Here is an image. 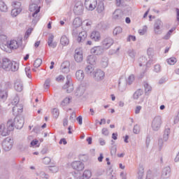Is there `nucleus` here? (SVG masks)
<instances>
[{"label": "nucleus", "instance_id": "1", "mask_svg": "<svg viewBox=\"0 0 179 179\" xmlns=\"http://www.w3.org/2000/svg\"><path fill=\"white\" fill-rule=\"evenodd\" d=\"M41 0H31V3L29 5V10L30 12H34L32 13V23L36 24L37 22L40 20V16H38V13H40V9L41 6Z\"/></svg>", "mask_w": 179, "mask_h": 179}, {"label": "nucleus", "instance_id": "2", "mask_svg": "<svg viewBox=\"0 0 179 179\" xmlns=\"http://www.w3.org/2000/svg\"><path fill=\"white\" fill-rule=\"evenodd\" d=\"M11 131H13V123L12 122H7V128L5 127L4 124H0V135L1 136H8Z\"/></svg>", "mask_w": 179, "mask_h": 179}, {"label": "nucleus", "instance_id": "3", "mask_svg": "<svg viewBox=\"0 0 179 179\" xmlns=\"http://www.w3.org/2000/svg\"><path fill=\"white\" fill-rule=\"evenodd\" d=\"M8 121H10L13 124V130L16 128V129H22L23 125H24V119L20 117H15L13 120L10 119Z\"/></svg>", "mask_w": 179, "mask_h": 179}, {"label": "nucleus", "instance_id": "4", "mask_svg": "<svg viewBox=\"0 0 179 179\" xmlns=\"http://www.w3.org/2000/svg\"><path fill=\"white\" fill-rule=\"evenodd\" d=\"M162 124H163V120H162V116H155L151 123V128L152 131H157L160 128H162Z\"/></svg>", "mask_w": 179, "mask_h": 179}, {"label": "nucleus", "instance_id": "5", "mask_svg": "<svg viewBox=\"0 0 179 179\" xmlns=\"http://www.w3.org/2000/svg\"><path fill=\"white\" fill-rule=\"evenodd\" d=\"M66 83L63 86V89L64 90H66L67 93H72V92H73V85L71 83V82L72 81V78L70 75H68L66 76Z\"/></svg>", "mask_w": 179, "mask_h": 179}, {"label": "nucleus", "instance_id": "6", "mask_svg": "<svg viewBox=\"0 0 179 179\" xmlns=\"http://www.w3.org/2000/svg\"><path fill=\"white\" fill-rule=\"evenodd\" d=\"M84 5L87 10H94L97 6V0H85Z\"/></svg>", "mask_w": 179, "mask_h": 179}, {"label": "nucleus", "instance_id": "7", "mask_svg": "<svg viewBox=\"0 0 179 179\" xmlns=\"http://www.w3.org/2000/svg\"><path fill=\"white\" fill-rule=\"evenodd\" d=\"M114 44V40L111 37H106L101 41V46L106 50H108Z\"/></svg>", "mask_w": 179, "mask_h": 179}, {"label": "nucleus", "instance_id": "8", "mask_svg": "<svg viewBox=\"0 0 179 179\" xmlns=\"http://www.w3.org/2000/svg\"><path fill=\"white\" fill-rule=\"evenodd\" d=\"M84 9L83 3L81 1H77L74 6L73 12L78 15H83Z\"/></svg>", "mask_w": 179, "mask_h": 179}, {"label": "nucleus", "instance_id": "9", "mask_svg": "<svg viewBox=\"0 0 179 179\" xmlns=\"http://www.w3.org/2000/svg\"><path fill=\"white\" fill-rule=\"evenodd\" d=\"M94 76V80L96 82H100L104 79V76H106L104 71L98 69L96 71H94V74L92 75Z\"/></svg>", "mask_w": 179, "mask_h": 179}, {"label": "nucleus", "instance_id": "10", "mask_svg": "<svg viewBox=\"0 0 179 179\" xmlns=\"http://www.w3.org/2000/svg\"><path fill=\"white\" fill-rule=\"evenodd\" d=\"M1 65V68L4 69V71H10V66L12 65V61H10V59L8 58H3Z\"/></svg>", "mask_w": 179, "mask_h": 179}, {"label": "nucleus", "instance_id": "11", "mask_svg": "<svg viewBox=\"0 0 179 179\" xmlns=\"http://www.w3.org/2000/svg\"><path fill=\"white\" fill-rule=\"evenodd\" d=\"M71 167L77 171H82L85 169V165L80 161H76L71 163Z\"/></svg>", "mask_w": 179, "mask_h": 179}, {"label": "nucleus", "instance_id": "12", "mask_svg": "<svg viewBox=\"0 0 179 179\" xmlns=\"http://www.w3.org/2000/svg\"><path fill=\"white\" fill-rule=\"evenodd\" d=\"M71 66V62L69 61H64L60 67L61 72L62 73H69L71 69H69Z\"/></svg>", "mask_w": 179, "mask_h": 179}, {"label": "nucleus", "instance_id": "13", "mask_svg": "<svg viewBox=\"0 0 179 179\" xmlns=\"http://www.w3.org/2000/svg\"><path fill=\"white\" fill-rule=\"evenodd\" d=\"M113 20H121L124 17V12L121 9H116L112 16Z\"/></svg>", "mask_w": 179, "mask_h": 179}, {"label": "nucleus", "instance_id": "14", "mask_svg": "<svg viewBox=\"0 0 179 179\" xmlns=\"http://www.w3.org/2000/svg\"><path fill=\"white\" fill-rule=\"evenodd\" d=\"M143 96V90L141 89L137 90L133 94V99L134 100H140V103H143V98L142 97Z\"/></svg>", "mask_w": 179, "mask_h": 179}, {"label": "nucleus", "instance_id": "15", "mask_svg": "<svg viewBox=\"0 0 179 179\" xmlns=\"http://www.w3.org/2000/svg\"><path fill=\"white\" fill-rule=\"evenodd\" d=\"M105 51L102 46H95L91 49V54H94V55H101Z\"/></svg>", "mask_w": 179, "mask_h": 179}, {"label": "nucleus", "instance_id": "16", "mask_svg": "<svg viewBox=\"0 0 179 179\" xmlns=\"http://www.w3.org/2000/svg\"><path fill=\"white\" fill-rule=\"evenodd\" d=\"M171 173V169L170 168V166L164 167L162 169L161 178L162 179L170 178Z\"/></svg>", "mask_w": 179, "mask_h": 179}, {"label": "nucleus", "instance_id": "17", "mask_svg": "<svg viewBox=\"0 0 179 179\" xmlns=\"http://www.w3.org/2000/svg\"><path fill=\"white\" fill-rule=\"evenodd\" d=\"M13 113L14 115H19L23 113V105L19 103L18 105H14L13 108Z\"/></svg>", "mask_w": 179, "mask_h": 179}, {"label": "nucleus", "instance_id": "18", "mask_svg": "<svg viewBox=\"0 0 179 179\" xmlns=\"http://www.w3.org/2000/svg\"><path fill=\"white\" fill-rule=\"evenodd\" d=\"M90 38L93 41L99 42L101 40V34L99 31H93L90 34Z\"/></svg>", "mask_w": 179, "mask_h": 179}, {"label": "nucleus", "instance_id": "19", "mask_svg": "<svg viewBox=\"0 0 179 179\" xmlns=\"http://www.w3.org/2000/svg\"><path fill=\"white\" fill-rule=\"evenodd\" d=\"M87 37V33L86 31H83L81 32H79L78 36L77 37V41L78 43H83L85 40H86Z\"/></svg>", "mask_w": 179, "mask_h": 179}, {"label": "nucleus", "instance_id": "20", "mask_svg": "<svg viewBox=\"0 0 179 179\" xmlns=\"http://www.w3.org/2000/svg\"><path fill=\"white\" fill-rule=\"evenodd\" d=\"M74 59L77 62H82L83 61V52L79 50H76Z\"/></svg>", "mask_w": 179, "mask_h": 179}, {"label": "nucleus", "instance_id": "21", "mask_svg": "<svg viewBox=\"0 0 179 179\" xmlns=\"http://www.w3.org/2000/svg\"><path fill=\"white\" fill-rule=\"evenodd\" d=\"M22 44V41L17 42L16 40H12L8 43L10 50H16Z\"/></svg>", "mask_w": 179, "mask_h": 179}, {"label": "nucleus", "instance_id": "22", "mask_svg": "<svg viewBox=\"0 0 179 179\" xmlns=\"http://www.w3.org/2000/svg\"><path fill=\"white\" fill-rule=\"evenodd\" d=\"M162 20H157L154 24V31L155 34H162V31L160 30V26H162Z\"/></svg>", "mask_w": 179, "mask_h": 179}, {"label": "nucleus", "instance_id": "23", "mask_svg": "<svg viewBox=\"0 0 179 179\" xmlns=\"http://www.w3.org/2000/svg\"><path fill=\"white\" fill-rule=\"evenodd\" d=\"M14 89L16 92H22L23 90V83L22 80L17 79L14 83Z\"/></svg>", "mask_w": 179, "mask_h": 179}, {"label": "nucleus", "instance_id": "24", "mask_svg": "<svg viewBox=\"0 0 179 179\" xmlns=\"http://www.w3.org/2000/svg\"><path fill=\"white\" fill-rule=\"evenodd\" d=\"M85 92H86V87L80 86L76 89L75 94L77 97H80L85 94Z\"/></svg>", "mask_w": 179, "mask_h": 179}, {"label": "nucleus", "instance_id": "25", "mask_svg": "<svg viewBox=\"0 0 179 179\" xmlns=\"http://www.w3.org/2000/svg\"><path fill=\"white\" fill-rule=\"evenodd\" d=\"M85 72L87 75H90V76L94 75V66L92 64L87 65L85 69Z\"/></svg>", "mask_w": 179, "mask_h": 179}, {"label": "nucleus", "instance_id": "26", "mask_svg": "<svg viewBox=\"0 0 179 179\" xmlns=\"http://www.w3.org/2000/svg\"><path fill=\"white\" fill-rule=\"evenodd\" d=\"M76 78L77 79V80L82 82V80L85 79V72H83V70H78L76 72Z\"/></svg>", "mask_w": 179, "mask_h": 179}, {"label": "nucleus", "instance_id": "27", "mask_svg": "<svg viewBox=\"0 0 179 179\" xmlns=\"http://www.w3.org/2000/svg\"><path fill=\"white\" fill-rule=\"evenodd\" d=\"M97 62V57L95 55H90L87 57V62L90 64V65H96V62Z\"/></svg>", "mask_w": 179, "mask_h": 179}, {"label": "nucleus", "instance_id": "28", "mask_svg": "<svg viewBox=\"0 0 179 179\" xmlns=\"http://www.w3.org/2000/svg\"><path fill=\"white\" fill-rule=\"evenodd\" d=\"M48 45L52 48H55V47H57V43L54 42V36L52 34L48 37Z\"/></svg>", "mask_w": 179, "mask_h": 179}, {"label": "nucleus", "instance_id": "29", "mask_svg": "<svg viewBox=\"0 0 179 179\" xmlns=\"http://www.w3.org/2000/svg\"><path fill=\"white\" fill-rule=\"evenodd\" d=\"M60 44L64 46L68 45L69 44V38L65 35L62 36L60 38Z\"/></svg>", "mask_w": 179, "mask_h": 179}, {"label": "nucleus", "instance_id": "30", "mask_svg": "<svg viewBox=\"0 0 179 179\" xmlns=\"http://www.w3.org/2000/svg\"><path fill=\"white\" fill-rule=\"evenodd\" d=\"M73 26L76 29L82 26V19L80 17H76L73 21Z\"/></svg>", "mask_w": 179, "mask_h": 179}, {"label": "nucleus", "instance_id": "31", "mask_svg": "<svg viewBox=\"0 0 179 179\" xmlns=\"http://www.w3.org/2000/svg\"><path fill=\"white\" fill-rule=\"evenodd\" d=\"M8 99V92L5 90H0V101H5Z\"/></svg>", "mask_w": 179, "mask_h": 179}, {"label": "nucleus", "instance_id": "32", "mask_svg": "<svg viewBox=\"0 0 179 179\" xmlns=\"http://www.w3.org/2000/svg\"><path fill=\"white\" fill-rule=\"evenodd\" d=\"M148 62V58L145 56H143L138 59V65L139 66H146V62Z\"/></svg>", "mask_w": 179, "mask_h": 179}, {"label": "nucleus", "instance_id": "33", "mask_svg": "<svg viewBox=\"0 0 179 179\" xmlns=\"http://www.w3.org/2000/svg\"><path fill=\"white\" fill-rule=\"evenodd\" d=\"M3 148L6 152H8V150H10L12 149V145L9 141H4L2 144Z\"/></svg>", "mask_w": 179, "mask_h": 179}, {"label": "nucleus", "instance_id": "34", "mask_svg": "<svg viewBox=\"0 0 179 179\" xmlns=\"http://www.w3.org/2000/svg\"><path fill=\"white\" fill-rule=\"evenodd\" d=\"M143 85L145 94H149L152 92V86L148 82H144Z\"/></svg>", "mask_w": 179, "mask_h": 179}, {"label": "nucleus", "instance_id": "35", "mask_svg": "<svg viewBox=\"0 0 179 179\" xmlns=\"http://www.w3.org/2000/svg\"><path fill=\"white\" fill-rule=\"evenodd\" d=\"M19 69V63L16 62H11L10 71L12 72H16Z\"/></svg>", "mask_w": 179, "mask_h": 179}, {"label": "nucleus", "instance_id": "36", "mask_svg": "<svg viewBox=\"0 0 179 179\" xmlns=\"http://www.w3.org/2000/svg\"><path fill=\"white\" fill-rule=\"evenodd\" d=\"M169 136H170V128H166L164 131V137H163L164 142H167V141H169Z\"/></svg>", "mask_w": 179, "mask_h": 179}, {"label": "nucleus", "instance_id": "37", "mask_svg": "<svg viewBox=\"0 0 179 179\" xmlns=\"http://www.w3.org/2000/svg\"><path fill=\"white\" fill-rule=\"evenodd\" d=\"M0 48L6 52H10L9 42H7V43H0Z\"/></svg>", "mask_w": 179, "mask_h": 179}, {"label": "nucleus", "instance_id": "38", "mask_svg": "<svg viewBox=\"0 0 179 179\" xmlns=\"http://www.w3.org/2000/svg\"><path fill=\"white\" fill-rule=\"evenodd\" d=\"M13 9H22V3L20 1H13L11 3Z\"/></svg>", "mask_w": 179, "mask_h": 179}, {"label": "nucleus", "instance_id": "39", "mask_svg": "<svg viewBox=\"0 0 179 179\" xmlns=\"http://www.w3.org/2000/svg\"><path fill=\"white\" fill-rule=\"evenodd\" d=\"M71 100H72V97L68 96L66 97L63 101L61 102L62 107H65L66 106H68L69 103H71Z\"/></svg>", "mask_w": 179, "mask_h": 179}, {"label": "nucleus", "instance_id": "40", "mask_svg": "<svg viewBox=\"0 0 179 179\" xmlns=\"http://www.w3.org/2000/svg\"><path fill=\"white\" fill-rule=\"evenodd\" d=\"M96 10L98 13H103L104 12V3L103 1L99 3Z\"/></svg>", "mask_w": 179, "mask_h": 179}, {"label": "nucleus", "instance_id": "41", "mask_svg": "<svg viewBox=\"0 0 179 179\" xmlns=\"http://www.w3.org/2000/svg\"><path fill=\"white\" fill-rule=\"evenodd\" d=\"M0 11L8 12V6L2 0H0Z\"/></svg>", "mask_w": 179, "mask_h": 179}, {"label": "nucleus", "instance_id": "42", "mask_svg": "<svg viewBox=\"0 0 179 179\" xmlns=\"http://www.w3.org/2000/svg\"><path fill=\"white\" fill-rule=\"evenodd\" d=\"M92 177V171L90 170H85L83 174V178L81 179H89Z\"/></svg>", "mask_w": 179, "mask_h": 179}, {"label": "nucleus", "instance_id": "43", "mask_svg": "<svg viewBox=\"0 0 179 179\" xmlns=\"http://www.w3.org/2000/svg\"><path fill=\"white\" fill-rule=\"evenodd\" d=\"M127 54L131 59H135V57H136V52L134 49L128 50Z\"/></svg>", "mask_w": 179, "mask_h": 179}, {"label": "nucleus", "instance_id": "44", "mask_svg": "<svg viewBox=\"0 0 179 179\" xmlns=\"http://www.w3.org/2000/svg\"><path fill=\"white\" fill-rule=\"evenodd\" d=\"M22 9H16L13 8L11 10V16H13L14 17H16L17 15H19L22 12Z\"/></svg>", "mask_w": 179, "mask_h": 179}, {"label": "nucleus", "instance_id": "45", "mask_svg": "<svg viewBox=\"0 0 179 179\" xmlns=\"http://www.w3.org/2000/svg\"><path fill=\"white\" fill-rule=\"evenodd\" d=\"M122 33V28L121 27H116L113 29L114 36H118V34H121Z\"/></svg>", "mask_w": 179, "mask_h": 179}, {"label": "nucleus", "instance_id": "46", "mask_svg": "<svg viewBox=\"0 0 179 179\" xmlns=\"http://www.w3.org/2000/svg\"><path fill=\"white\" fill-rule=\"evenodd\" d=\"M6 35L0 34V44H8Z\"/></svg>", "mask_w": 179, "mask_h": 179}, {"label": "nucleus", "instance_id": "47", "mask_svg": "<svg viewBox=\"0 0 179 179\" xmlns=\"http://www.w3.org/2000/svg\"><path fill=\"white\" fill-rule=\"evenodd\" d=\"M167 63L169 65H174L175 64L177 63V58L176 57H170L166 60Z\"/></svg>", "mask_w": 179, "mask_h": 179}, {"label": "nucleus", "instance_id": "48", "mask_svg": "<svg viewBox=\"0 0 179 179\" xmlns=\"http://www.w3.org/2000/svg\"><path fill=\"white\" fill-rule=\"evenodd\" d=\"M52 114L54 118H57L58 117H59V110L56 108H53L52 110Z\"/></svg>", "mask_w": 179, "mask_h": 179}, {"label": "nucleus", "instance_id": "49", "mask_svg": "<svg viewBox=\"0 0 179 179\" xmlns=\"http://www.w3.org/2000/svg\"><path fill=\"white\" fill-rule=\"evenodd\" d=\"M41 64H43V60L41 59H36L34 62V68H38Z\"/></svg>", "mask_w": 179, "mask_h": 179}, {"label": "nucleus", "instance_id": "50", "mask_svg": "<svg viewBox=\"0 0 179 179\" xmlns=\"http://www.w3.org/2000/svg\"><path fill=\"white\" fill-rule=\"evenodd\" d=\"M175 29H171L164 36V40H169L170 37H171V34H173V31H174Z\"/></svg>", "mask_w": 179, "mask_h": 179}, {"label": "nucleus", "instance_id": "51", "mask_svg": "<svg viewBox=\"0 0 179 179\" xmlns=\"http://www.w3.org/2000/svg\"><path fill=\"white\" fill-rule=\"evenodd\" d=\"M134 80H135V76L133 74L130 75L127 80V85H131V83H134Z\"/></svg>", "mask_w": 179, "mask_h": 179}, {"label": "nucleus", "instance_id": "52", "mask_svg": "<svg viewBox=\"0 0 179 179\" xmlns=\"http://www.w3.org/2000/svg\"><path fill=\"white\" fill-rule=\"evenodd\" d=\"M154 72L156 73H160V72H162V66L159 64H155L154 66Z\"/></svg>", "mask_w": 179, "mask_h": 179}, {"label": "nucleus", "instance_id": "53", "mask_svg": "<svg viewBox=\"0 0 179 179\" xmlns=\"http://www.w3.org/2000/svg\"><path fill=\"white\" fill-rule=\"evenodd\" d=\"M146 31H148V27L146 25L143 26L142 29L138 30V34L140 36H143L146 34Z\"/></svg>", "mask_w": 179, "mask_h": 179}, {"label": "nucleus", "instance_id": "54", "mask_svg": "<svg viewBox=\"0 0 179 179\" xmlns=\"http://www.w3.org/2000/svg\"><path fill=\"white\" fill-rule=\"evenodd\" d=\"M133 132L136 135H138V134H139V132H141V127L139 126V124L134 125V129H133Z\"/></svg>", "mask_w": 179, "mask_h": 179}, {"label": "nucleus", "instance_id": "55", "mask_svg": "<svg viewBox=\"0 0 179 179\" xmlns=\"http://www.w3.org/2000/svg\"><path fill=\"white\" fill-rule=\"evenodd\" d=\"M19 96H17V95H16L15 97H14V99H13V101H12V102H11V104L13 105V106H17V105H18V104H20L19 103Z\"/></svg>", "mask_w": 179, "mask_h": 179}, {"label": "nucleus", "instance_id": "56", "mask_svg": "<svg viewBox=\"0 0 179 179\" xmlns=\"http://www.w3.org/2000/svg\"><path fill=\"white\" fill-rule=\"evenodd\" d=\"M31 31H33V29L31 28H29L27 30L24 37V40H27L29 38V36H30V34H31Z\"/></svg>", "mask_w": 179, "mask_h": 179}, {"label": "nucleus", "instance_id": "57", "mask_svg": "<svg viewBox=\"0 0 179 179\" xmlns=\"http://www.w3.org/2000/svg\"><path fill=\"white\" fill-rule=\"evenodd\" d=\"M101 65L103 68H107L108 66V59L105 57L103 60H102Z\"/></svg>", "mask_w": 179, "mask_h": 179}, {"label": "nucleus", "instance_id": "58", "mask_svg": "<svg viewBox=\"0 0 179 179\" xmlns=\"http://www.w3.org/2000/svg\"><path fill=\"white\" fill-rule=\"evenodd\" d=\"M69 120L71 122H75L76 121V113H72L70 115Z\"/></svg>", "mask_w": 179, "mask_h": 179}, {"label": "nucleus", "instance_id": "59", "mask_svg": "<svg viewBox=\"0 0 179 179\" xmlns=\"http://www.w3.org/2000/svg\"><path fill=\"white\" fill-rule=\"evenodd\" d=\"M25 73H26L27 78H29V79H30V78H31V71H30V67L25 68Z\"/></svg>", "mask_w": 179, "mask_h": 179}, {"label": "nucleus", "instance_id": "60", "mask_svg": "<svg viewBox=\"0 0 179 179\" xmlns=\"http://www.w3.org/2000/svg\"><path fill=\"white\" fill-rule=\"evenodd\" d=\"M43 163L44 164H50V163H51V158L48 157H45L43 159Z\"/></svg>", "mask_w": 179, "mask_h": 179}, {"label": "nucleus", "instance_id": "61", "mask_svg": "<svg viewBox=\"0 0 179 179\" xmlns=\"http://www.w3.org/2000/svg\"><path fill=\"white\" fill-rule=\"evenodd\" d=\"M143 178V169H141L138 170V179H142Z\"/></svg>", "mask_w": 179, "mask_h": 179}, {"label": "nucleus", "instance_id": "62", "mask_svg": "<svg viewBox=\"0 0 179 179\" xmlns=\"http://www.w3.org/2000/svg\"><path fill=\"white\" fill-rule=\"evenodd\" d=\"M50 83H51V80L50 78L46 79L44 83L45 89H48V87H50Z\"/></svg>", "mask_w": 179, "mask_h": 179}, {"label": "nucleus", "instance_id": "63", "mask_svg": "<svg viewBox=\"0 0 179 179\" xmlns=\"http://www.w3.org/2000/svg\"><path fill=\"white\" fill-rule=\"evenodd\" d=\"M127 41H128V42H129V41H136V36H132V35H129L127 37Z\"/></svg>", "mask_w": 179, "mask_h": 179}, {"label": "nucleus", "instance_id": "64", "mask_svg": "<svg viewBox=\"0 0 179 179\" xmlns=\"http://www.w3.org/2000/svg\"><path fill=\"white\" fill-rule=\"evenodd\" d=\"M56 80L57 82H64V80H65V77L62 75H59L56 78Z\"/></svg>", "mask_w": 179, "mask_h": 179}]
</instances>
